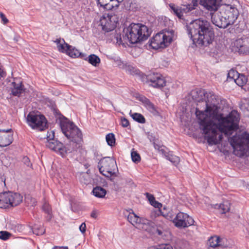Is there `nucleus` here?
<instances>
[{
  "mask_svg": "<svg viewBox=\"0 0 249 249\" xmlns=\"http://www.w3.org/2000/svg\"><path fill=\"white\" fill-rule=\"evenodd\" d=\"M159 249H173V248L169 244H161L159 245Z\"/></svg>",
  "mask_w": 249,
  "mask_h": 249,
  "instance_id": "51",
  "label": "nucleus"
},
{
  "mask_svg": "<svg viewBox=\"0 0 249 249\" xmlns=\"http://www.w3.org/2000/svg\"><path fill=\"white\" fill-rule=\"evenodd\" d=\"M161 36L162 41H164L163 44H162V48H166L168 46L172 41V37L162 33H161Z\"/></svg>",
  "mask_w": 249,
  "mask_h": 249,
  "instance_id": "30",
  "label": "nucleus"
},
{
  "mask_svg": "<svg viewBox=\"0 0 249 249\" xmlns=\"http://www.w3.org/2000/svg\"><path fill=\"white\" fill-rule=\"evenodd\" d=\"M10 89L11 94L18 97H19L22 93H25L26 90L21 81H19L18 83L16 81L12 82Z\"/></svg>",
  "mask_w": 249,
  "mask_h": 249,
  "instance_id": "20",
  "label": "nucleus"
},
{
  "mask_svg": "<svg viewBox=\"0 0 249 249\" xmlns=\"http://www.w3.org/2000/svg\"><path fill=\"white\" fill-rule=\"evenodd\" d=\"M187 34L193 43L196 46H208L212 44L214 33L210 22L199 18L186 23L185 26Z\"/></svg>",
  "mask_w": 249,
  "mask_h": 249,
  "instance_id": "3",
  "label": "nucleus"
},
{
  "mask_svg": "<svg viewBox=\"0 0 249 249\" xmlns=\"http://www.w3.org/2000/svg\"><path fill=\"white\" fill-rule=\"evenodd\" d=\"M173 222L178 228H186L194 225V219L188 214L179 212L174 217Z\"/></svg>",
  "mask_w": 249,
  "mask_h": 249,
  "instance_id": "11",
  "label": "nucleus"
},
{
  "mask_svg": "<svg viewBox=\"0 0 249 249\" xmlns=\"http://www.w3.org/2000/svg\"><path fill=\"white\" fill-rule=\"evenodd\" d=\"M240 115L237 111L232 110L228 115L216 117L215 119L209 121L204 126L199 127L205 135L204 139L209 145H216L220 143L223 139L222 134L230 137L239 128Z\"/></svg>",
  "mask_w": 249,
  "mask_h": 249,
  "instance_id": "1",
  "label": "nucleus"
},
{
  "mask_svg": "<svg viewBox=\"0 0 249 249\" xmlns=\"http://www.w3.org/2000/svg\"><path fill=\"white\" fill-rule=\"evenodd\" d=\"M238 74L239 73L237 71L233 69H231L229 71L227 78L228 79L233 80L234 81V79H235Z\"/></svg>",
  "mask_w": 249,
  "mask_h": 249,
  "instance_id": "39",
  "label": "nucleus"
},
{
  "mask_svg": "<svg viewBox=\"0 0 249 249\" xmlns=\"http://www.w3.org/2000/svg\"><path fill=\"white\" fill-rule=\"evenodd\" d=\"M98 167L99 172L103 176L113 181L112 177H116V170L118 168L115 160L109 157H104L98 162Z\"/></svg>",
  "mask_w": 249,
  "mask_h": 249,
  "instance_id": "7",
  "label": "nucleus"
},
{
  "mask_svg": "<svg viewBox=\"0 0 249 249\" xmlns=\"http://www.w3.org/2000/svg\"><path fill=\"white\" fill-rule=\"evenodd\" d=\"M46 146L59 154L62 157H65L68 154L72 151L71 148L64 145L63 143L56 139L48 142Z\"/></svg>",
  "mask_w": 249,
  "mask_h": 249,
  "instance_id": "12",
  "label": "nucleus"
},
{
  "mask_svg": "<svg viewBox=\"0 0 249 249\" xmlns=\"http://www.w3.org/2000/svg\"><path fill=\"white\" fill-rule=\"evenodd\" d=\"M120 40L121 41H122V39H121V38H120Z\"/></svg>",
  "mask_w": 249,
  "mask_h": 249,
  "instance_id": "59",
  "label": "nucleus"
},
{
  "mask_svg": "<svg viewBox=\"0 0 249 249\" xmlns=\"http://www.w3.org/2000/svg\"><path fill=\"white\" fill-rule=\"evenodd\" d=\"M220 101H221V103H222V102H224L225 103L226 102V100H220Z\"/></svg>",
  "mask_w": 249,
  "mask_h": 249,
  "instance_id": "58",
  "label": "nucleus"
},
{
  "mask_svg": "<svg viewBox=\"0 0 249 249\" xmlns=\"http://www.w3.org/2000/svg\"><path fill=\"white\" fill-rule=\"evenodd\" d=\"M13 141V131L12 129H0V147L9 145Z\"/></svg>",
  "mask_w": 249,
  "mask_h": 249,
  "instance_id": "15",
  "label": "nucleus"
},
{
  "mask_svg": "<svg viewBox=\"0 0 249 249\" xmlns=\"http://www.w3.org/2000/svg\"><path fill=\"white\" fill-rule=\"evenodd\" d=\"M228 141L233 147L235 155L242 157L249 152V133L247 132L230 137Z\"/></svg>",
  "mask_w": 249,
  "mask_h": 249,
  "instance_id": "6",
  "label": "nucleus"
},
{
  "mask_svg": "<svg viewBox=\"0 0 249 249\" xmlns=\"http://www.w3.org/2000/svg\"><path fill=\"white\" fill-rule=\"evenodd\" d=\"M235 51L240 53L247 54L249 53V36L242 37L236 39L234 42Z\"/></svg>",
  "mask_w": 249,
  "mask_h": 249,
  "instance_id": "14",
  "label": "nucleus"
},
{
  "mask_svg": "<svg viewBox=\"0 0 249 249\" xmlns=\"http://www.w3.org/2000/svg\"><path fill=\"white\" fill-rule=\"evenodd\" d=\"M131 156L132 160L134 162L138 163L141 161L140 155L137 151H132Z\"/></svg>",
  "mask_w": 249,
  "mask_h": 249,
  "instance_id": "38",
  "label": "nucleus"
},
{
  "mask_svg": "<svg viewBox=\"0 0 249 249\" xmlns=\"http://www.w3.org/2000/svg\"><path fill=\"white\" fill-rule=\"evenodd\" d=\"M148 225L150 226L151 228H152L154 230V231H152L153 233H157L158 235H161L162 234V231L158 229V228H156L155 227V224L152 225V224H148Z\"/></svg>",
  "mask_w": 249,
  "mask_h": 249,
  "instance_id": "46",
  "label": "nucleus"
},
{
  "mask_svg": "<svg viewBox=\"0 0 249 249\" xmlns=\"http://www.w3.org/2000/svg\"><path fill=\"white\" fill-rule=\"evenodd\" d=\"M9 207L7 196H6V192L0 193V208L6 209Z\"/></svg>",
  "mask_w": 249,
  "mask_h": 249,
  "instance_id": "28",
  "label": "nucleus"
},
{
  "mask_svg": "<svg viewBox=\"0 0 249 249\" xmlns=\"http://www.w3.org/2000/svg\"><path fill=\"white\" fill-rule=\"evenodd\" d=\"M221 12L219 11L216 14H213L211 15L212 22L216 26L220 28H226L229 25L227 21L224 20V18L221 17Z\"/></svg>",
  "mask_w": 249,
  "mask_h": 249,
  "instance_id": "19",
  "label": "nucleus"
},
{
  "mask_svg": "<svg viewBox=\"0 0 249 249\" xmlns=\"http://www.w3.org/2000/svg\"><path fill=\"white\" fill-rule=\"evenodd\" d=\"M48 142L51 141L54 139V132L53 131H51V132H48V134L47 135Z\"/></svg>",
  "mask_w": 249,
  "mask_h": 249,
  "instance_id": "45",
  "label": "nucleus"
},
{
  "mask_svg": "<svg viewBox=\"0 0 249 249\" xmlns=\"http://www.w3.org/2000/svg\"><path fill=\"white\" fill-rule=\"evenodd\" d=\"M192 3L193 4V5H192V6H193L194 7V9H195V7L197 5L198 0H192Z\"/></svg>",
  "mask_w": 249,
  "mask_h": 249,
  "instance_id": "56",
  "label": "nucleus"
},
{
  "mask_svg": "<svg viewBox=\"0 0 249 249\" xmlns=\"http://www.w3.org/2000/svg\"><path fill=\"white\" fill-rule=\"evenodd\" d=\"M121 125L123 127H127L130 125L129 121L124 117H121Z\"/></svg>",
  "mask_w": 249,
  "mask_h": 249,
  "instance_id": "44",
  "label": "nucleus"
},
{
  "mask_svg": "<svg viewBox=\"0 0 249 249\" xmlns=\"http://www.w3.org/2000/svg\"><path fill=\"white\" fill-rule=\"evenodd\" d=\"M113 16L111 15L105 14L101 18L100 24L102 30L105 32H109L113 31L116 27V23L115 20H112Z\"/></svg>",
  "mask_w": 249,
  "mask_h": 249,
  "instance_id": "13",
  "label": "nucleus"
},
{
  "mask_svg": "<svg viewBox=\"0 0 249 249\" xmlns=\"http://www.w3.org/2000/svg\"><path fill=\"white\" fill-rule=\"evenodd\" d=\"M161 36V33L157 34L149 40L148 42L149 46L155 50L162 48V44H163L164 41H162Z\"/></svg>",
  "mask_w": 249,
  "mask_h": 249,
  "instance_id": "22",
  "label": "nucleus"
},
{
  "mask_svg": "<svg viewBox=\"0 0 249 249\" xmlns=\"http://www.w3.org/2000/svg\"><path fill=\"white\" fill-rule=\"evenodd\" d=\"M92 192L95 196L98 198H104L107 194L106 190L98 186L94 187Z\"/></svg>",
  "mask_w": 249,
  "mask_h": 249,
  "instance_id": "25",
  "label": "nucleus"
},
{
  "mask_svg": "<svg viewBox=\"0 0 249 249\" xmlns=\"http://www.w3.org/2000/svg\"><path fill=\"white\" fill-rule=\"evenodd\" d=\"M147 249H159V245L158 246L150 247Z\"/></svg>",
  "mask_w": 249,
  "mask_h": 249,
  "instance_id": "57",
  "label": "nucleus"
},
{
  "mask_svg": "<svg viewBox=\"0 0 249 249\" xmlns=\"http://www.w3.org/2000/svg\"><path fill=\"white\" fill-rule=\"evenodd\" d=\"M220 240V238L217 236L211 237L209 240L210 246L213 248L219 246L220 245L219 244Z\"/></svg>",
  "mask_w": 249,
  "mask_h": 249,
  "instance_id": "36",
  "label": "nucleus"
},
{
  "mask_svg": "<svg viewBox=\"0 0 249 249\" xmlns=\"http://www.w3.org/2000/svg\"><path fill=\"white\" fill-rule=\"evenodd\" d=\"M145 195H146V198L148 199L150 203H151L152 202H153V201L155 199V198L154 197V196L152 194H150L148 193H146Z\"/></svg>",
  "mask_w": 249,
  "mask_h": 249,
  "instance_id": "49",
  "label": "nucleus"
},
{
  "mask_svg": "<svg viewBox=\"0 0 249 249\" xmlns=\"http://www.w3.org/2000/svg\"><path fill=\"white\" fill-rule=\"evenodd\" d=\"M155 212V215H157V216L161 215L163 216L164 217H165L166 219L171 221H173V219L174 218V215L170 213H164L160 210H157Z\"/></svg>",
  "mask_w": 249,
  "mask_h": 249,
  "instance_id": "35",
  "label": "nucleus"
},
{
  "mask_svg": "<svg viewBox=\"0 0 249 249\" xmlns=\"http://www.w3.org/2000/svg\"><path fill=\"white\" fill-rule=\"evenodd\" d=\"M169 6L173 12L174 15H176L179 19L184 20V16L181 14L180 7L174 3H170Z\"/></svg>",
  "mask_w": 249,
  "mask_h": 249,
  "instance_id": "26",
  "label": "nucleus"
},
{
  "mask_svg": "<svg viewBox=\"0 0 249 249\" xmlns=\"http://www.w3.org/2000/svg\"><path fill=\"white\" fill-rule=\"evenodd\" d=\"M77 57H80V58H81L84 60H88V59L87 55L83 53H80V55L77 56Z\"/></svg>",
  "mask_w": 249,
  "mask_h": 249,
  "instance_id": "53",
  "label": "nucleus"
},
{
  "mask_svg": "<svg viewBox=\"0 0 249 249\" xmlns=\"http://www.w3.org/2000/svg\"><path fill=\"white\" fill-rule=\"evenodd\" d=\"M56 113L59 120V125L63 133L71 142L80 144L83 142V135L80 129L71 121L58 111Z\"/></svg>",
  "mask_w": 249,
  "mask_h": 249,
  "instance_id": "4",
  "label": "nucleus"
},
{
  "mask_svg": "<svg viewBox=\"0 0 249 249\" xmlns=\"http://www.w3.org/2000/svg\"><path fill=\"white\" fill-rule=\"evenodd\" d=\"M6 75V73L3 71V70L2 69H1L0 68V79L2 78V77H5Z\"/></svg>",
  "mask_w": 249,
  "mask_h": 249,
  "instance_id": "54",
  "label": "nucleus"
},
{
  "mask_svg": "<svg viewBox=\"0 0 249 249\" xmlns=\"http://www.w3.org/2000/svg\"><path fill=\"white\" fill-rule=\"evenodd\" d=\"M22 161L28 167H31L32 166V163H31L29 159L27 157H24L22 160Z\"/></svg>",
  "mask_w": 249,
  "mask_h": 249,
  "instance_id": "47",
  "label": "nucleus"
},
{
  "mask_svg": "<svg viewBox=\"0 0 249 249\" xmlns=\"http://www.w3.org/2000/svg\"><path fill=\"white\" fill-rule=\"evenodd\" d=\"M15 40L16 41H18V40H17V39H15Z\"/></svg>",
  "mask_w": 249,
  "mask_h": 249,
  "instance_id": "60",
  "label": "nucleus"
},
{
  "mask_svg": "<svg viewBox=\"0 0 249 249\" xmlns=\"http://www.w3.org/2000/svg\"><path fill=\"white\" fill-rule=\"evenodd\" d=\"M42 209L46 213L50 214L51 213V208L49 204L45 203L42 206Z\"/></svg>",
  "mask_w": 249,
  "mask_h": 249,
  "instance_id": "43",
  "label": "nucleus"
},
{
  "mask_svg": "<svg viewBox=\"0 0 249 249\" xmlns=\"http://www.w3.org/2000/svg\"><path fill=\"white\" fill-rule=\"evenodd\" d=\"M137 98L143 104L146 108L154 115H158L159 114L155 105L146 97L142 95H140Z\"/></svg>",
  "mask_w": 249,
  "mask_h": 249,
  "instance_id": "21",
  "label": "nucleus"
},
{
  "mask_svg": "<svg viewBox=\"0 0 249 249\" xmlns=\"http://www.w3.org/2000/svg\"><path fill=\"white\" fill-rule=\"evenodd\" d=\"M27 122L32 128L40 131L47 128V121L43 115H38L30 112L27 116Z\"/></svg>",
  "mask_w": 249,
  "mask_h": 249,
  "instance_id": "8",
  "label": "nucleus"
},
{
  "mask_svg": "<svg viewBox=\"0 0 249 249\" xmlns=\"http://www.w3.org/2000/svg\"><path fill=\"white\" fill-rule=\"evenodd\" d=\"M130 114L133 119L135 121L141 124H143L145 122V119L142 114L138 113L131 114V112Z\"/></svg>",
  "mask_w": 249,
  "mask_h": 249,
  "instance_id": "31",
  "label": "nucleus"
},
{
  "mask_svg": "<svg viewBox=\"0 0 249 249\" xmlns=\"http://www.w3.org/2000/svg\"><path fill=\"white\" fill-rule=\"evenodd\" d=\"M45 232V230L42 227L39 228H34L33 233L37 235H43Z\"/></svg>",
  "mask_w": 249,
  "mask_h": 249,
  "instance_id": "42",
  "label": "nucleus"
},
{
  "mask_svg": "<svg viewBox=\"0 0 249 249\" xmlns=\"http://www.w3.org/2000/svg\"><path fill=\"white\" fill-rule=\"evenodd\" d=\"M248 81V78L245 75L239 73L237 77L234 79V82L239 86L243 87Z\"/></svg>",
  "mask_w": 249,
  "mask_h": 249,
  "instance_id": "27",
  "label": "nucleus"
},
{
  "mask_svg": "<svg viewBox=\"0 0 249 249\" xmlns=\"http://www.w3.org/2000/svg\"><path fill=\"white\" fill-rule=\"evenodd\" d=\"M219 209L221 210L222 213H225L230 210V204L228 201L224 202L219 205Z\"/></svg>",
  "mask_w": 249,
  "mask_h": 249,
  "instance_id": "33",
  "label": "nucleus"
},
{
  "mask_svg": "<svg viewBox=\"0 0 249 249\" xmlns=\"http://www.w3.org/2000/svg\"><path fill=\"white\" fill-rule=\"evenodd\" d=\"M106 139L108 145L109 146L112 147L115 145L116 139L113 133H110L107 134Z\"/></svg>",
  "mask_w": 249,
  "mask_h": 249,
  "instance_id": "32",
  "label": "nucleus"
},
{
  "mask_svg": "<svg viewBox=\"0 0 249 249\" xmlns=\"http://www.w3.org/2000/svg\"><path fill=\"white\" fill-rule=\"evenodd\" d=\"M88 58V62L94 67L97 66L101 62L100 58L94 54H90Z\"/></svg>",
  "mask_w": 249,
  "mask_h": 249,
  "instance_id": "29",
  "label": "nucleus"
},
{
  "mask_svg": "<svg viewBox=\"0 0 249 249\" xmlns=\"http://www.w3.org/2000/svg\"><path fill=\"white\" fill-rule=\"evenodd\" d=\"M123 37L131 44H135L146 40L150 36L147 27L140 23H131L124 28Z\"/></svg>",
  "mask_w": 249,
  "mask_h": 249,
  "instance_id": "5",
  "label": "nucleus"
},
{
  "mask_svg": "<svg viewBox=\"0 0 249 249\" xmlns=\"http://www.w3.org/2000/svg\"><path fill=\"white\" fill-rule=\"evenodd\" d=\"M7 200L10 207H14L18 205L22 201V196L19 193L6 192Z\"/></svg>",
  "mask_w": 249,
  "mask_h": 249,
  "instance_id": "16",
  "label": "nucleus"
},
{
  "mask_svg": "<svg viewBox=\"0 0 249 249\" xmlns=\"http://www.w3.org/2000/svg\"><path fill=\"white\" fill-rule=\"evenodd\" d=\"M0 17L4 24H6L9 22L8 19L6 18L5 15L2 12H0Z\"/></svg>",
  "mask_w": 249,
  "mask_h": 249,
  "instance_id": "48",
  "label": "nucleus"
},
{
  "mask_svg": "<svg viewBox=\"0 0 249 249\" xmlns=\"http://www.w3.org/2000/svg\"><path fill=\"white\" fill-rule=\"evenodd\" d=\"M181 14L183 15V14H187L194 9V7L192 6L191 4H188L186 5H182L179 6Z\"/></svg>",
  "mask_w": 249,
  "mask_h": 249,
  "instance_id": "34",
  "label": "nucleus"
},
{
  "mask_svg": "<svg viewBox=\"0 0 249 249\" xmlns=\"http://www.w3.org/2000/svg\"><path fill=\"white\" fill-rule=\"evenodd\" d=\"M114 0H97V6L102 7L104 10L109 11L112 10L115 8L118 7V4L111 3Z\"/></svg>",
  "mask_w": 249,
  "mask_h": 249,
  "instance_id": "23",
  "label": "nucleus"
},
{
  "mask_svg": "<svg viewBox=\"0 0 249 249\" xmlns=\"http://www.w3.org/2000/svg\"><path fill=\"white\" fill-rule=\"evenodd\" d=\"M11 236V234L7 231H0V239L2 240H6L8 239Z\"/></svg>",
  "mask_w": 249,
  "mask_h": 249,
  "instance_id": "40",
  "label": "nucleus"
},
{
  "mask_svg": "<svg viewBox=\"0 0 249 249\" xmlns=\"http://www.w3.org/2000/svg\"><path fill=\"white\" fill-rule=\"evenodd\" d=\"M222 0H199V4L210 11H216Z\"/></svg>",
  "mask_w": 249,
  "mask_h": 249,
  "instance_id": "17",
  "label": "nucleus"
},
{
  "mask_svg": "<svg viewBox=\"0 0 249 249\" xmlns=\"http://www.w3.org/2000/svg\"><path fill=\"white\" fill-rule=\"evenodd\" d=\"M150 204L154 206L155 208L159 209H160V208L162 206V204L158 201H157L155 199L153 201V202L150 203Z\"/></svg>",
  "mask_w": 249,
  "mask_h": 249,
  "instance_id": "50",
  "label": "nucleus"
},
{
  "mask_svg": "<svg viewBox=\"0 0 249 249\" xmlns=\"http://www.w3.org/2000/svg\"><path fill=\"white\" fill-rule=\"evenodd\" d=\"M193 98L196 102V114L199 127H205L204 125L208 122L224 115L222 112L223 108L219 106V99L213 92L199 90L193 95Z\"/></svg>",
  "mask_w": 249,
  "mask_h": 249,
  "instance_id": "2",
  "label": "nucleus"
},
{
  "mask_svg": "<svg viewBox=\"0 0 249 249\" xmlns=\"http://www.w3.org/2000/svg\"><path fill=\"white\" fill-rule=\"evenodd\" d=\"M54 42H55L57 44V47L58 48V50L59 52H64V49L65 48V44H64V42L62 41V39L60 38H57L55 41Z\"/></svg>",
  "mask_w": 249,
  "mask_h": 249,
  "instance_id": "37",
  "label": "nucleus"
},
{
  "mask_svg": "<svg viewBox=\"0 0 249 249\" xmlns=\"http://www.w3.org/2000/svg\"><path fill=\"white\" fill-rule=\"evenodd\" d=\"M127 220L134 226L139 225L141 224L154 225V223L152 221L146 219L142 218L138 216L134 213H130L128 214L127 216Z\"/></svg>",
  "mask_w": 249,
  "mask_h": 249,
  "instance_id": "18",
  "label": "nucleus"
},
{
  "mask_svg": "<svg viewBox=\"0 0 249 249\" xmlns=\"http://www.w3.org/2000/svg\"><path fill=\"white\" fill-rule=\"evenodd\" d=\"M79 230L82 233H84L86 231V225L85 223H82L79 227Z\"/></svg>",
  "mask_w": 249,
  "mask_h": 249,
  "instance_id": "52",
  "label": "nucleus"
},
{
  "mask_svg": "<svg viewBox=\"0 0 249 249\" xmlns=\"http://www.w3.org/2000/svg\"><path fill=\"white\" fill-rule=\"evenodd\" d=\"M62 41L64 44H65V48L64 49V52H62V53H66L71 57L73 58L77 57V56L80 55V52L75 47H73L67 43L64 39H62Z\"/></svg>",
  "mask_w": 249,
  "mask_h": 249,
  "instance_id": "24",
  "label": "nucleus"
},
{
  "mask_svg": "<svg viewBox=\"0 0 249 249\" xmlns=\"http://www.w3.org/2000/svg\"><path fill=\"white\" fill-rule=\"evenodd\" d=\"M167 159L174 163H177L179 161V158L176 156L168 154L166 156Z\"/></svg>",
  "mask_w": 249,
  "mask_h": 249,
  "instance_id": "41",
  "label": "nucleus"
},
{
  "mask_svg": "<svg viewBox=\"0 0 249 249\" xmlns=\"http://www.w3.org/2000/svg\"><path fill=\"white\" fill-rule=\"evenodd\" d=\"M90 216L92 217V218H96L97 217V213L95 211H93L91 214H90Z\"/></svg>",
  "mask_w": 249,
  "mask_h": 249,
  "instance_id": "55",
  "label": "nucleus"
},
{
  "mask_svg": "<svg viewBox=\"0 0 249 249\" xmlns=\"http://www.w3.org/2000/svg\"><path fill=\"white\" fill-rule=\"evenodd\" d=\"M221 18L227 21L229 26L233 24L237 19L239 13L238 9L231 5H225L220 8Z\"/></svg>",
  "mask_w": 249,
  "mask_h": 249,
  "instance_id": "10",
  "label": "nucleus"
},
{
  "mask_svg": "<svg viewBox=\"0 0 249 249\" xmlns=\"http://www.w3.org/2000/svg\"><path fill=\"white\" fill-rule=\"evenodd\" d=\"M143 81L155 88L161 89L166 85L164 77L160 73L150 71L143 77Z\"/></svg>",
  "mask_w": 249,
  "mask_h": 249,
  "instance_id": "9",
  "label": "nucleus"
}]
</instances>
